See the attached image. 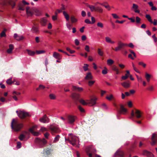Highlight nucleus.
<instances>
[{
  "mask_svg": "<svg viewBox=\"0 0 157 157\" xmlns=\"http://www.w3.org/2000/svg\"><path fill=\"white\" fill-rule=\"evenodd\" d=\"M138 64L144 67H145L146 65L143 62H140Z\"/></svg>",
  "mask_w": 157,
  "mask_h": 157,
  "instance_id": "603ef678",
  "label": "nucleus"
},
{
  "mask_svg": "<svg viewBox=\"0 0 157 157\" xmlns=\"http://www.w3.org/2000/svg\"><path fill=\"white\" fill-rule=\"evenodd\" d=\"M117 44L119 48L120 49L123 48L125 46H128L127 44L123 43L121 41H119L118 42Z\"/></svg>",
  "mask_w": 157,
  "mask_h": 157,
  "instance_id": "aec40b11",
  "label": "nucleus"
},
{
  "mask_svg": "<svg viewBox=\"0 0 157 157\" xmlns=\"http://www.w3.org/2000/svg\"><path fill=\"white\" fill-rule=\"evenodd\" d=\"M84 65L86 66L83 67V68L84 71H86L88 70V65L87 64H85Z\"/></svg>",
  "mask_w": 157,
  "mask_h": 157,
  "instance_id": "13d9d810",
  "label": "nucleus"
},
{
  "mask_svg": "<svg viewBox=\"0 0 157 157\" xmlns=\"http://www.w3.org/2000/svg\"><path fill=\"white\" fill-rule=\"evenodd\" d=\"M113 157H124V154L123 151L118 150L115 153Z\"/></svg>",
  "mask_w": 157,
  "mask_h": 157,
  "instance_id": "f8f14e48",
  "label": "nucleus"
},
{
  "mask_svg": "<svg viewBox=\"0 0 157 157\" xmlns=\"http://www.w3.org/2000/svg\"><path fill=\"white\" fill-rule=\"evenodd\" d=\"M132 8L134 9V11L136 13H139L140 11L138 9V6L135 4H133L132 5Z\"/></svg>",
  "mask_w": 157,
  "mask_h": 157,
  "instance_id": "4be33fe9",
  "label": "nucleus"
},
{
  "mask_svg": "<svg viewBox=\"0 0 157 157\" xmlns=\"http://www.w3.org/2000/svg\"><path fill=\"white\" fill-rule=\"evenodd\" d=\"M63 13L66 20L67 21H69V15L65 11L63 12Z\"/></svg>",
  "mask_w": 157,
  "mask_h": 157,
  "instance_id": "473e14b6",
  "label": "nucleus"
},
{
  "mask_svg": "<svg viewBox=\"0 0 157 157\" xmlns=\"http://www.w3.org/2000/svg\"><path fill=\"white\" fill-rule=\"evenodd\" d=\"M94 81L90 80L88 82V84L89 86H92L95 82Z\"/></svg>",
  "mask_w": 157,
  "mask_h": 157,
  "instance_id": "8fccbe9b",
  "label": "nucleus"
},
{
  "mask_svg": "<svg viewBox=\"0 0 157 157\" xmlns=\"http://www.w3.org/2000/svg\"><path fill=\"white\" fill-rule=\"evenodd\" d=\"M45 51L44 50L36 51V52L37 54H39L43 53L45 52Z\"/></svg>",
  "mask_w": 157,
  "mask_h": 157,
  "instance_id": "6e6d98bb",
  "label": "nucleus"
},
{
  "mask_svg": "<svg viewBox=\"0 0 157 157\" xmlns=\"http://www.w3.org/2000/svg\"><path fill=\"white\" fill-rule=\"evenodd\" d=\"M102 73L103 75H105L107 74V69L105 67V69L103 70L102 71Z\"/></svg>",
  "mask_w": 157,
  "mask_h": 157,
  "instance_id": "4d7b16f0",
  "label": "nucleus"
},
{
  "mask_svg": "<svg viewBox=\"0 0 157 157\" xmlns=\"http://www.w3.org/2000/svg\"><path fill=\"white\" fill-rule=\"evenodd\" d=\"M25 135L23 134H21L20 135L19 137V139L21 141H22L23 140L24 138H25Z\"/></svg>",
  "mask_w": 157,
  "mask_h": 157,
  "instance_id": "09e8293b",
  "label": "nucleus"
},
{
  "mask_svg": "<svg viewBox=\"0 0 157 157\" xmlns=\"http://www.w3.org/2000/svg\"><path fill=\"white\" fill-rule=\"evenodd\" d=\"M85 22L86 23H87V24H91V22L88 19H86L85 20Z\"/></svg>",
  "mask_w": 157,
  "mask_h": 157,
  "instance_id": "774afa93",
  "label": "nucleus"
},
{
  "mask_svg": "<svg viewBox=\"0 0 157 157\" xmlns=\"http://www.w3.org/2000/svg\"><path fill=\"white\" fill-rule=\"evenodd\" d=\"M113 98V95L112 94H111L110 95L109 97H106V98L109 100H110Z\"/></svg>",
  "mask_w": 157,
  "mask_h": 157,
  "instance_id": "0e129e2a",
  "label": "nucleus"
},
{
  "mask_svg": "<svg viewBox=\"0 0 157 157\" xmlns=\"http://www.w3.org/2000/svg\"><path fill=\"white\" fill-rule=\"evenodd\" d=\"M151 76L150 75L146 72L145 73V77L147 82H149Z\"/></svg>",
  "mask_w": 157,
  "mask_h": 157,
  "instance_id": "7c9ffc66",
  "label": "nucleus"
},
{
  "mask_svg": "<svg viewBox=\"0 0 157 157\" xmlns=\"http://www.w3.org/2000/svg\"><path fill=\"white\" fill-rule=\"evenodd\" d=\"M11 128L15 131H19L22 128L23 124L22 123H19L18 121L13 119L11 123Z\"/></svg>",
  "mask_w": 157,
  "mask_h": 157,
  "instance_id": "f257e3e1",
  "label": "nucleus"
},
{
  "mask_svg": "<svg viewBox=\"0 0 157 157\" xmlns=\"http://www.w3.org/2000/svg\"><path fill=\"white\" fill-rule=\"evenodd\" d=\"M142 113L140 110L135 109V110H132L131 113V118L134 116L137 118L139 119L142 117Z\"/></svg>",
  "mask_w": 157,
  "mask_h": 157,
  "instance_id": "39448f33",
  "label": "nucleus"
},
{
  "mask_svg": "<svg viewBox=\"0 0 157 157\" xmlns=\"http://www.w3.org/2000/svg\"><path fill=\"white\" fill-rule=\"evenodd\" d=\"M102 11V9L101 8L99 7H95V11L101 13Z\"/></svg>",
  "mask_w": 157,
  "mask_h": 157,
  "instance_id": "72a5a7b5",
  "label": "nucleus"
},
{
  "mask_svg": "<svg viewBox=\"0 0 157 157\" xmlns=\"http://www.w3.org/2000/svg\"><path fill=\"white\" fill-rule=\"evenodd\" d=\"M112 15L113 16V17L115 19L119 18V17L116 14L112 13Z\"/></svg>",
  "mask_w": 157,
  "mask_h": 157,
  "instance_id": "e2e57ef3",
  "label": "nucleus"
},
{
  "mask_svg": "<svg viewBox=\"0 0 157 157\" xmlns=\"http://www.w3.org/2000/svg\"><path fill=\"white\" fill-rule=\"evenodd\" d=\"M115 106L118 109L117 106L115 105ZM120 110L118 109H117V111L120 113H122L123 114H125L126 113L127 111V109L125 108L124 107V106L122 105H120Z\"/></svg>",
  "mask_w": 157,
  "mask_h": 157,
  "instance_id": "1a4fd4ad",
  "label": "nucleus"
},
{
  "mask_svg": "<svg viewBox=\"0 0 157 157\" xmlns=\"http://www.w3.org/2000/svg\"><path fill=\"white\" fill-rule=\"evenodd\" d=\"M60 138V136L59 135H57L56 137L55 138L54 140V142H56L58 141L59 140V139Z\"/></svg>",
  "mask_w": 157,
  "mask_h": 157,
  "instance_id": "3c124183",
  "label": "nucleus"
},
{
  "mask_svg": "<svg viewBox=\"0 0 157 157\" xmlns=\"http://www.w3.org/2000/svg\"><path fill=\"white\" fill-rule=\"evenodd\" d=\"M47 22V20L45 17H43L40 19V22L42 26H45Z\"/></svg>",
  "mask_w": 157,
  "mask_h": 157,
  "instance_id": "412c9836",
  "label": "nucleus"
},
{
  "mask_svg": "<svg viewBox=\"0 0 157 157\" xmlns=\"http://www.w3.org/2000/svg\"><path fill=\"white\" fill-rule=\"evenodd\" d=\"M6 29H4L3 31L0 34V36L1 37H5L6 36V35L5 33L6 31Z\"/></svg>",
  "mask_w": 157,
  "mask_h": 157,
  "instance_id": "4c0bfd02",
  "label": "nucleus"
},
{
  "mask_svg": "<svg viewBox=\"0 0 157 157\" xmlns=\"http://www.w3.org/2000/svg\"><path fill=\"white\" fill-rule=\"evenodd\" d=\"M151 145H154L156 143H157V134L154 133L152 134V137L151 138Z\"/></svg>",
  "mask_w": 157,
  "mask_h": 157,
  "instance_id": "9d476101",
  "label": "nucleus"
},
{
  "mask_svg": "<svg viewBox=\"0 0 157 157\" xmlns=\"http://www.w3.org/2000/svg\"><path fill=\"white\" fill-rule=\"evenodd\" d=\"M97 98L95 97L91 98L89 102V104L91 105L92 106L95 105L96 103Z\"/></svg>",
  "mask_w": 157,
  "mask_h": 157,
  "instance_id": "6ab92c4d",
  "label": "nucleus"
},
{
  "mask_svg": "<svg viewBox=\"0 0 157 157\" xmlns=\"http://www.w3.org/2000/svg\"><path fill=\"white\" fill-rule=\"evenodd\" d=\"M71 97L74 103L76 105H77L79 102H80L83 105H86L87 104L84 100L82 99H79V95L78 94L75 93H72L71 94Z\"/></svg>",
  "mask_w": 157,
  "mask_h": 157,
  "instance_id": "7ed1b4c3",
  "label": "nucleus"
},
{
  "mask_svg": "<svg viewBox=\"0 0 157 157\" xmlns=\"http://www.w3.org/2000/svg\"><path fill=\"white\" fill-rule=\"evenodd\" d=\"M112 70L116 72V74L118 75L120 73V71L117 67L115 65H113L112 67Z\"/></svg>",
  "mask_w": 157,
  "mask_h": 157,
  "instance_id": "bb28decb",
  "label": "nucleus"
},
{
  "mask_svg": "<svg viewBox=\"0 0 157 157\" xmlns=\"http://www.w3.org/2000/svg\"><path fill=\"white\" fill-rule=\"evenodd\" d=\"M97 3L100 4L102 6H104L106 8H107V9L109 8V5H105V4H107V3L106 2H104L102 3H99L98 2H97Z\"/></svg>",
  "mask_w": 157,
  "mask_h": 157,
  "instance_id": "ea45409f",
  "label": "nucleus"
},
{
  "mask_svg": "<svg viewBox=\"0 0 157 157\" xmlns=\"http://www.w3.org/2000/svg\"><path fill=\"white\" fill-rule=\"evenodd\" d=\"M112 48L113 50L115 51H118L120 50L118 46L116 47L115 48Z\"/></svg>",
  "mask_w": 157,
  "mask_h": 157,
  "instance_id": "69168bd1",
  "label": "nucleus"
},
{
  "mask_svg": "<svg viewBox=\"0 0 157 157\" xmlns=\"http://www.w3.org/2000/svg\"><path fill=\"white\" fill-rule=\"evenodd\" d=\"M77 117L75 116L70 115L67 117L68 122L70 124H72L76 119Z\"/></svg>",
  "mask_w": 157,
  "mask_h": 157,
  "instance_id": "ddd939ff",
  "label": "nucleus"
},
{
  "mask_svg": "<svg viewBox=\"0 0 157 157\" xmlns=\"http://www.w3.org/2000/svg\"><path fill=\"white\" fill-rule=\"evenodd\" d=\"M85 78L86 80H90L93 78V76H92L91 73L90 72H88L86 75Z\"/></svg>",
  "mask_w": 157,
  "mask_h": 157,
  "instance_id": "a878e982",
  "label": "nucleus"
},
{
  "mask_svg": "<svg viewBox=\"0 0 157 157\" xmlns=\"http://www.w3.org/2000/svg\"><path fill=\"white\" fill-rule=\"evenodd\" d=\"M14 37L18 41H20L24 39V37L22 36H19L16 33L14 34Z\"/></svg>",
  "mask_w": 157,
  "mask_h": 157,
  "instance_id": "5701e85b",
  "label": "nucleus"
},
{
  "mask_svg": "<svg viewBox=\"0 0 157 157\" xmlns=\"http://www.w3.org/2000/svg\"><path fill=\"white\" fill-rule=\"evenodd\" d=\"M128 20H130L131 22L134 23L135 22V17H132L128 18Z\"/></svg>",
  "mask_w": 157,
  "mask_h": 157,
  "instance_id": "680f3d73",
  "label": "nucleus"
},
{
  "mask_svg": "<svg viewBox=\"0 0 157 157\" xmlns=\"http://www.w3.org/2000/svg\"><path fill=\"white\" fill-rule=\"evenodd\" d=\"M129 76V75L125 74V75L121 77V79L122 80H125Z\"/></svg>",
  "mask_w": 157,
  "mask_h": 157,
  "instance_id": "c03bdc74",
  "label": "nucleus"
},
{
  "mask_svg": "<svg viewBox=\"0 0 157 157\" xmlns=\"http://www.w3.org/2000/svg\"><path fill=\"white\" fill-rule=\"evenodd\" d=\"M36 140V142L40 147H42L44 146L47 143V140L44 138L40 139L39 138H37Z\"/></svg>",
  "mask_w": 157,
  "mask_h": 157,
  "instance_id": "0eeeda50",
  "label": "nucleus"
},
{
  "mask_svg": "<svg viewBox=\"0 0 157 157\" xmlns=\"http://www.w3.org/2000/svg\"><path fill=\"white\" fill-rule=\"evenodd\" d=\"M146 17L147 19L151 23H153V21L151 19L150 16L149 14H146Z\"/></svg>",
  "mask_w": 157,
  "mask_h": 157,
  "instance_id": "c9c22d12",
  "label": "nucleus"
},
{
  "mask_svg": "<svg viewBox=\"0 0 157 157\" xmlns=\"http://www.w3.org/2000/svg\"><path fill=\"white\" fill-rule=\"evenodd\" d=\"M96 151V150L92 146H90L86 148V153H88L90 152L92 153H94Z\"/></svg>",
  "mask_w": 157,
  "mask_h": 157,
  "instance_id": "9b49d317",
  "label": "nucleus"
},
{
  "mask_svg": "<svg viewBox=\"0 0 157 157\" xmlns=\"http://www.w3.org/2000/svg\"><path fill=\"white\" fill-rule=\"evenodd\" d=\"M53 56L55 58L58 59H59L61 58V55L59 53L56 52L53 53Z\"/></svg>",
  "mask_w": 157,
  "mask_h": 157,
  "instance_id": "393cba45",
  "label": "nucleus"
},
{
  "mask_svg": "<svg viewBox=\"0 0 157 157\" xmlns=\"http://www.w3.org/2000/svg\"><path fill=\"white\" fill-rule=\"evenodd\" d=\"M50 129L51 130V132L52 134H53L55 133H57L59 131V130L58 128L54 126H51L50 128Z\"/></svg>",
  "mask_w": 157,
  "mask_h": 157,
  "instance_id": "4468645a",
  "label": "nucleus"
},
{
  "mask_svg": "<svg viewBox=\"0 0 157 157\" xmlns=\"http://www.w3.org/2000/svg\"><path fill=\"white\" fill-rule=\"evenodd\" d=\"M26 9V13L29 16H32L34 14L37 16H40L41 15L40 12L37 9L33 8L30 9L29 7L27 6Z\"/></svg>",
  "mask_w": 157,
  "mask_h": 157,
  "instance_id": "f03ea898",
  "label": "nucleus"
},
{
  "mask_svg": "<svg viewBox=\"0 0 157 157\" xmlns=\"http://www.w3.org/2000/svg\"><path fill=\"white\" fill-rule=\"evenodd\" d=\"M73 88L74 90H77L79 92H81L83 90V89L82 88L77 87L76 86H73Z\"/></svg>",
  "mask_w": 157,
  "mask_h": 157,
  "instance_id": "c85d7f7f",
  "label": "nucleus"
},
{
  "mask_svg": "<svg viewBox=\"0 0 157 157\" xmlns=\"http://www.w3.org/2000/svg\"><path fill=\"white\" fill-rule=\"evenodd\" d=\"M49 97L51 99H55V95L53 94H51L49 95Z\"/></svg>",
  "mask_w": 157,
  "mask_h": 157,
  "instance_id": "bf43d9fd",
  "label": "nucleus"
},
{
  "mask_svg": "<svg viewBox=\"0 0 157 157\" xmlns=\"http://www.w3.org/2000/svg\"><path fill=\"white\" fill-rule=\"evenodd\" d=\"M8 3L12 6L13 8L15 6V2L12 0H9L8 2Z\"/></svg>",
  "mask_w": 157,
  "mask_h": 157,
  "instance_id": "2f4dec72",
  "label": "nucleus"
},
{
  "mask_svg": "<svg viewBox=\"0 0 157 157\" xmlns=\"http://www.w3.org/2000/svg\"><path fill=\"white\" fill-rule=\"evenodd\" d=\"M27 51L28 54L30 56H33L35 54V52L33 51H32L29 50H27Z\"/></svg>",
  "mask_w": 157,
  "mask_h": 157,
  "instance_id": "e433bc0d",
  "label": "nucleus"
},
{
  "mask_svg": "<svg viewBox=\"0 0 157 157\" xmlns=\"http://www.w3.org/2000/svg\"><path fill=\"white\" fill-rule=\"evenodd\" d=\"M98 54L101 56H103V52L101 51V49L99 48L98 49Z\"/></svg>",
  "mask_w": 157,
  "mask_h": 157,
  "instance_id": "de8ad7c7",
  "label": "nucleus"
},
{
  "mask_svg": "<svg viewBox=\"0 0 157 157\" xmlns=\"http://www.w3.org/2000/svg\"><path fill=\"white\" fill-rule=\"evenodd\" d=\"M87 6L90 8V10L92 12H93L94 11H95V7L94 6L88 5Z\"/></svg>",
  "mask_w": 157,
  "mask_h": 157,
  "instance_id": "f704fd0d",
  "label": "nucleus"
},
{
  "mask_svg": "<svg viewBox=\"0 0 157 157\" xmlns=\"http://www.w3.org/2000/svg\"><path fill=\"white\" fill-rule=\"evenodd\" d=\"M33 23L34 25L32 27L31 29L32 32L34 33H39L40 31L39 30V26L38 25L35 23Z\"/></svg>",
  "mask_w": 157,
  "mask_h": 157,
  "instance_id": "6e6552de",
  "label": "nucleus"
},
{
  "mask_svg": "<svg viewBox=\"0 0 157 157\" xmlns=\"http://www.w3.org/2000/svg\"><path fill=\"white\" fill-rule=\"evenodd\" d=\"M52 151V149L48 148L46 150H44V154L49 155L51 154V152Z\"/></svg>",
  "mask_w": 157,
  "mask_h": 157,
  "instance_id": "cd10ccee",
  "label": "nucleus"
},
{
  "mask_svg": "<svg viewBox=\"0 0 157 157\" xmlns=\"http://www.w3.org/2000/svg\"><path fill=\"white\" fill-rule=\"evenodd\" d=\"M65 140L66 141H68L70 144L74 146L76 144L78 140V138L77 137L73 135L72 134H70L68 138H65Z\"/></svg>",
  "mask_w": 157,
  "mask_h": 157,
  "instance_id": "20e7f679",
  "label": "nucleus"
},
{
  "mask_svg": "<svg viewBox=\"0 0 157 157\" xmlns=\"http://www.w3.org/2000/svg\"><path fill=\"white\" fill-rule=\"evenodd\" d=\"M66 26L69 30H71V29L72 25L69 23L66 24Z\"/></svg>",
  "mask_w": 157,
  "mask_h": 157,
  "instance_id": "5fc2aeb1",
  "label": "nucleus"
},
{
  "mask_svg": "<svg viewBox=\"0 0 157 157\" xmlns=\"http://www.w3.org/2000/svg\"><path fill=\"white\" fill-rule=\"evenodd\" d=\"M114 61L111 59H109L107 60V63L108 64L111 65L114 63Z\"/></svg>",
  "mask_w": 157,
  "mask_h": 157,
  "instance_id": "79ce46f5",
  "label": "nucleus"
},
{
  "mask_svg": "<svg viewBox=\"0 0 157 157\" xmlns=\"http://www.w3.org/2000/svg\"><path fill=\"white\" fill-rule=\"evenodd\" d=\"M143 154L144 155H146L150 157H154L153 155L151 153L146 150H144L143 151Z\"/></svg>",
  "mask_w": 157,
  "mask_h": 157,
  "instance_id": "a211bd4d",
  "label": "nucleus"
},
{
  "mask_svg": "<svg viewBox=\"0 0 157 157\" xmlns=\"http://www.w3.org/2000/svg\"><path fill=\"white\" fill-rule=\"evenodd\" d=\"M78 109L79 110V111L82 113H83L85 111V110L84 109L82 108L80 105H79L78 106Z\"/></svg>",
  "mask_w": 157,
  "mask_h": 157,
  "instance_id": "37998d69",
  "label": "nucleus"
},
{
  "mask_svg": "<svg viewBox=\"0 0 157 157\" xmlns=\"http://www.w3.org/2000/svg\"><path fill=\"white\" fill-rule=\"evenodd\" d=\"M71 22L72 23L75 22L77 21V19H76L75 17L74 16H71Z\"/></svg>",
  "mask_w": 157,
  "mask_h": 157,
  "instance_id": "a19ab883",
  "label": "nucleus"
},
{
  "mask_svg": "<svg viewBox=\"0 0 157 157\" xmlns=\"http://www.w3.org/2000/svg\"><path fill=\"white\" fill-rule=\"evenodd\" d=\"M16 112L18 116L21 119H25L30 116L28 113L23 111H19V112L18 111H17Z\"/></svg>",
  "mask_w": 157,
  "mask_h": 157,
  "instance_id": "423d86ee",
  "label": "nucleus"
},
{
  "mask_svg": "<svg viewBox=\"0 0 157 157\" xmlns=\"http://www.w3.org/2000/svg\"><path fill=\"white\" fill-rule=\"evenodd\" d=\"M49 119L46 115H44L43 117L41 118L40 121L42 123H48L49 121Z\"/></svg>",
  "mask_w": 157,
  "mask_h": 157,
  "instance_id": "2eb2a0df",
  "label": "nucleus"
},
{
  "mask_svg": "<svg viewBox=\"0 0 157 157\" xmlns=\"http://www.w3.org/2000/svg\"><path fill=\"white\" fill-rule=\"evenodd\" d=\"M97 25L98 27H99L101 28H103V23L101 22H99L97 23Z\"/></svg>",
  "mask_w": 157,
  "mask_h": 157,
  "instance_id": "49530a36",
  "label": "nucleus"
},
{
  "mask_svg": "<svg viewBox=\"0 0 157 157\" xmlns=\"http://www.w3.org/2000/svg\"><path fill=\"white\" fill-rule=\"evenodd\" d=\"M14 48V46L12 44H10L9 45V48L7 50V52L8 54H11L12 52V50Z\"/></svg>",
  "mask_w": 157,
  "mask_h": 157,
  "instance_id": "b1692460",
  "label": "nucleus"
},
{
  "mask_svg": "<svg viewBox=\"0 0 157 157\" xmlns=\"http://www.w3.org/2000/svg\"><path fill=\"white\" fill-rule=\"evenodd\" d=\"M13 95H15L16 96H18L20 95L21 93L19 92L14 91L13 92Z\"/></svg>",
  "mask_w": 157,
  "mask_h": 157,
  "instance_id": "052dcab7",
  "label": "nucleus"
},
{
  "mask_svg": "<svg viewBox=\"0 0 157 157\" xmlns=\"http://www.w3.org/2000/svg\"><path fill=\"white\" fill-rule=\"evenodd\" d=\"M121 84L125 88H128L130 86V82L129 81L124 82L121 83Z\"/></svg>",
  "mask_w": 157,
  "mask_h": 157,
  "instance_id": "dca6fc26",
  "label": "nucleus"
},
{
  "mask_svg": "<svg viewBox=\"0 0 157 157\" xmlns=\"http://www.w3.org/2000/svg\"><path fill=\"white\" fill-rule=\"evenodd\" d=\"M136 22L137 23H140V18L138 17L137 16L136 17Z\"/></svg>",
  "mask_w": 157,
  "mask_h": 157,
  "instance_id": "a18cd8bd",
  "label": "nucleus"
},
{
  "mask_svg": "<svg viewBox=\"0 0 157 157\" xmlns=\"http://www.w3.org/2000/svg\"><path fill=\"white\" fill-rule=\"evenodd\" d=\"M105 40L106 41L109 43H110L111 44H114L115 43V42L113 41H112L110 38L109 37H105Z\"/></svg>",
  "mask_w": 157,
  "mask_h": 157,
  "instance_id": "c756f323",
  "label": "nucleus"
},
{
  "mask_svg": "<svg viewBox=\"0 0 157 157\" xmlns=\"http://www.w3.org/2000/svg\"><path fill=\"white\" fill-rule=\"evenodd\" d=\"M14 82V81H12V78H10L6 81V83L8 85H11Z\"/></svg>",
  "mask_w": 157,
  "mask_h": 157,
  "instance_id": "58836bf2",
  "label": "nucleus"
},
{
  "mask_svg": "<svg viewBox=\"0 0 157 157\" xmlns=\"http://www.w3.org/2000/svg\"><path fill=\"white\" fill-rule=\"evenodd\" d=\"M152 38H153L154 41L155 42H156L157 41V38L156 37L155 34L152 36Z\"/></svg>",
  "mask_w": 157,
  "mask_h": 157,
  "instance_id": "338daca9",
  "label": "nucleus"
},
{
  "mask_svg": "<svg viewBox=\"0 0 157 157\" xmlns=\"http://www.w3.org/2000/svg\"><path fill=\"white\" fill-rule=\"evenodd\" d=\"M85 50L87 52H89L90 51L89 46L88 45H86L85 46Z\"/></svg>",
  "mask_w": 157,
  "mask_h": 157,
  "instance_id": "864d4df0",
  "label": "nucleus"
},
{
  "mask_svg": "<svg viewBox=\"0 0 157 157\" xmlns=\"http://www.w3.org/2000/svg\"><path fill=\"white\" fill-rule=\"evenodd\" d=\"M36 127V126H33L31 128L29 129V131L34 135L36 136H38L39 133L38 132H35L34 131L35 129V128Z\"/></svg>",
  "mask_w": 157,
  "mask_h": 157,
  "instance_id": "f3484780",
  "label": "nucleus"
}]
</instances>
